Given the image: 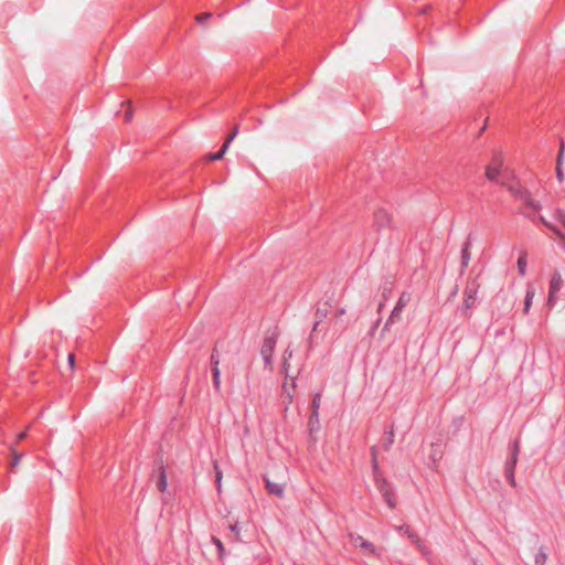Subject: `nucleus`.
<instances>
[{
  "label": "nucleus",
  "mask_w": 565,
  "mask_h": 565,
  "mask_svg": "<svg viewBox=\"0 0 565 565\" xmlns=\"http://www.w3.org/2000/svg\"><path fill=\"white\" fill-rule=\"evenodd\" d=\"M553 217L565 228V212L563 210H556L553 214Z\"/></svg>",
  "instance_id": "nucleus-21"
},
{
  "label": "nucleus",
  "mask_w": 565,
  "mask_h": 565,
  "mask_svg": "<svg viewBox=\"0 0 565 565\" xmlns=\"http://www.w3.org/2000/svg\"><path fill=\"white\" fill-rule=\"evenodd\" d=\"M212 542L215 544V546L217 547L218 550V556L220 558H223L224 557V554H225V548H224V545L223 543L221 542L220 539H217L216 536H213L212 537Z\"/></svg>",
  "instance_id": "nucleus-23"
},
{
  "label": "nucleus",
  "mask_w": 565,
  "mask_h": 565,
  "mask_svg": "<svg viewBox=\"0 0 565 565\" xmlns=\"http://www.w3.org/2000/svg\"><path fill=\"white\" fill-rule=\"evenodd\" d=\"M540 221L565 245V233L555 223L547 221L543 215L540 216Z\"/></svg>",
  "instance_id": "nucleus-9"
},
{
  "label": "nucleus",
  "mask_w": 565,
  "mask_h": 565,
  "mask_svg": "<svg viewBox=\"0 0 565 565\" xmlns=\"http://www.w3.org/2000/svg\"><path fill=\"white\" fill-rule=\"evenodd\" d=\"M167 487H168V478H167L164 469L161 467L159 469V479L157 481V488L160 492H164L167 490Z\"/></svg>",
  "instance_id": "nucleus-12"
},
{
  "label": "nucleus",
  "mask_w": 565,
  "mask_h": 565,
  "mask_svg": "<svg viewBox=\"0 0 565 565\" xmlns=\"http://www.w3.org/2000/svg\"><path fill=\"white\" fill-rule=\"evenodd\" d=\"M519 451H520V446H519V443L515 441L514 446H513V451H512L511 460H510V463H509L508 467L515 468V465L518 462Z\"/></svg>",
  "instance_id": "nucleus-17"
},
{
  "label": "nucleus",
  "mask_w": 565,
  "mask_h": 565,
  "mask_svg": "<svg viewBox=\"0 0 565 565\" xmlns=\"http://www.w3.org/2000/svg\"><path fill=\"white\" fill-rule=\"evenodd\" d=\"M534 295H535V291L532 287H527V290H526V296H525V301H524V312L526 313L531 306H532V300L534 298Z\"/></svg>",
  "instance_id": "nucleus-15"
},
{
  "label": "nucleus",
  "mask_w": 565,
  "mask_h": 565,
  "mask_svg": "<svg viewBox=\"0 0 565 565\" xmlns=\"http://www.w3.org/2000/svg\"><path fill=\"white\" fill-rule=\"evenodd\" d=\"M134 111L131 108H129L125 114V120L129 122L132 119Z\"/></svg>",
  "instance_id": "nucleus-32"
},
{
  "label": "nucleus",
  "mask_w": 565,
  "mask_h": 565,
  "mask_svg": "<svg viewBox=\"0 0 565 565\" xmlns=\"http://www.w3.org/2000/svg\"><path fill=\"white\" fill-rule=\"evenodd\" d=\"M26 437V431H22L17 436L18 441L23 440Z\"/></svg>",
  "instance_id": "nucleus-34"
},
{
  "label": "nucleus",
  "mask_w": 565,
  "mask_h": 565,
  "mask_svg": "<svg viewBox=\"0 0 565 565\" xmlns=\"http://www.w3.org/2000/svg\"><path fill=\"white\" fill-rule=\"evenodd\" d=\"M237 132H238V128L235 127L233 132L227 137V139L225 140L224 143H227V148L230 147V143L232 142V140L237 136Z\"/></svg>",
  "instance_id": "nucleus-30"
},
{
  "label": "nucleus",
  "mask_w": 565,
  "mask_h": 565,
  "mask_svg": "<svg viewBox=\"0 0 565 565\" xmlns=\"http://www.w3.org/2000/svg\"><path fill=\"white\" fill-rule=\"evenodd\" d=\"M509 191L515 199L523 201L532 211L537 212L542 209L541 203L534 200L531 193L521 185H511Z\"/></svg>",
  "instance_id": "nucleus-1"
},
{
  "label": "nucleus",
  "mask_w": 565,
  "mask_h": 565,
  "mask_svg": "<svg viewBox=\"0 0 565 565\" xmlns=\"http://www.w3.org/2000/svg\"><path fill=\"white\" fill-rule=\"evenodd\" d=\"M209 18H211V13L209 12H204V13H201L199 15H196L195 20L200 23L204 22L205 20H207Z\"/></svg>",
  "instance_id": "nucleus-29"
},
{
  "label": "nucleus",
  "mask_w": 565,
  "mask_h": 565,
  "mask_svg": "<svg viewBox=\"0 0 565 565\" xmlns=\"http://www.w3.org/2000/svg\"><path fill=\"white\" fill-rule=\"evenodd\" d=\"M230 529H231L232 532H235L236 535H238V531H237V525L236 524L231 525Z\"/></svg>",
  "instance_id": "nucleus-35"
},
{
  "label": "nucleus",
  "mask_w": 565,
  "mask_h": 565,
  "mask_svg": "<svg viewBox=\"0 0 565 565\" xmlns=\"http://www.w3.org/2000/svg\"><path fill=\"white\" fill-rule=\"evenodd\" d=\"M285 487H286V484L282 481H275V480L266 479L267 490L270 493L277 495L278 498H281L284 495Z\"/></svg>",
  "instance_id": "nucleus-6"
},
{
  "label": "nucleus",
  "mask_w": 565,
  "mask_h": 565,
  "mask_svg": "<svg viewBox=\"0 0 565 565\" xmlns=\"http://www.w3.org/2000/svg\"><path fill=\"white\" fill-rule=\"evenodd\" d=\"M211 362H212L213 383H214L215 388L218 390L220 385H221V371L218 367L220 361L214 353L211 356Z\"/></svg>",
  "instance_id": "nucleus-8"
},
{
  "label": "nucleus",
  "mask_w": 565,
  "mask_h": 565,
  "mask_svg": "<svg viewBox=\"0 0 565 565\" xmlns=\"http://www.w3.org/2000/svg\"><path fill=\"white\" fill-rule=\"evenodd\" d=\"M216 475L217 490L221 491L223 473L217 465L214 466Z\"/></svg>",
  "instance_id": "nucleus-26"
},
{
  "label": "nucleus",
  "mask_w": 565,
  "mask_h": 565,
  "mask_svg": "<svg viewBox=\"0 0 565 565\" xmlns=\"http://www.w3.org/2000/svg\"><path fill=\"white\" fill-rule=\"evenodd\" d=\"M376 221L382 225V226H386V225H390L391 224V221H392V216L390 214H387L386 212L384 211H379L376 213Z\"/></svg>",
  "instance_id": "nucleus-14"
},
{
  "label": "nucleus",
  "mask_w": 565,
  "mask_h": 565,
  "mask_svg": "<svg viewBox=\"0 0 565 565\" xmlns=\"http://www.w3.org/2000/svg\"><path fill=\"white\" fill-rule=\"evenodd\" d=\"M11 455H12V467H15L20 463L23 455L18 452L17 449L14 447H11Z\"/></svg>",
  "instance_id": "nucleus-20"
},
{
  "label": "nucleus",
  "mask_w": 565,
  "mask_h": 565,
  "mask_svg": "<svg viewBox=\"0 0 565 565\" xmlns=\"http://www.w3.org/2000/svg\"><path fill=\"white\" fill-rule=\"evenodd\" d=\"M409 301H411V294L403 292L401 295V297L398 298L397 303L395 305V307L401 308V309L404 310V308L408 305Z\"/></svg>",
  "instance_id": "nucleus-16"
},
{
  "label": "nucleus",
  "mask_w": 565,
  "mask_h": 565,
  "mask_svg": "<svg viewBox=\"0 0 565 565\" xmlns=\"http://www.w3.org/2000/svg\"><path fill=\"white\" fill-rule=\"evenodd\" d=\"M556 178L559 182H563L565 180L563 167H556Z\"/></svg>",
  "instance_id": "nucleus-28"
},
{
  "label": "nucleus",
  "mask_w": 565,
  "mask_h": 565,
  "mask_svg": "<svg viewBox=\"0 0 565 565\" xmlns=\"http://www.w3.org/2000/svg\"><path fill=\"white\" fill-rule=\"evenodd\" d=\"M402 312L403 309L394 307L388 319L386 320L385 329H387L391 324H394L395 322L399 321L402 318Z\"/></svg>",
  "instance_id": "nucleus-10"
},
{
  "label": "nucleus",
  "mask_w": 565,
  "mask_h": 565,
  "mask_svg": "<svg viewBox=\"0 0 565 565\" xmlns=\"http://www.w3.org/2000/svg\"><path fill=\"white\" fill-rule=\"evenodd\" d=\"M564 150H565L564 143L561 142L559 151H562V153H564Z\"/></svg>",
  "instance_id": "nucleus-37"
},
{
  "label": "nucleus",
  "mask_w": 565,
  "mask_h": 565,
  "mask_svg": "<svg viewBox=\"0 0 565 565\" xmlns=\"http://www.w3.org/2000/svg\"><path fill=\"white\" fill-rule=\"evenodd\" d=\"M463 305L466 308H471L475 305V295L473 294L467 295V297L465 298Z\"/></svg>",
  "instance_id": "nucleus-27"
},
{
  "label": "nucleus",
  "mask_w": 565,
  "mask_h": 565,
  "mask_svg": "<svg viewBox=\"0 0 565 565\" xmlns=\"http://www.w3.org/2000/svg\"><path fill=\"white\" fill-rule=\"evenodd\" d=\"M68 364H70L71 369L74 370V367H75V356H74V354H70L68 355Z\"/></svg>",
  "instance_id": "nucleus-33"
},
{
  "label": "nucleus",
  "mask_w": 565,
  "mask_h": 565,
  "mask_svg": "<svg viewBox=\"0 0 565 565\" xmlns=\"http://www.w3.org/2000/svg\"><path fill=\"white\" fill-rule=\"evenodd\" d=\"M563 286V277L558 270H555L551 277L550 281V294H548V303H552L555 295L561 290Z\"/></svg>",
  "instance_id": "nucleus-4"
},
{
  "label": "nucleus",
  "mask_w": 565,
  "mask_h": 565,
  "mask_svg": "<svg viewBox=\"0 0 565 565\" xmlns=\"http://www.w3.org/2000/svg\"><path fill=\"white\" fill-rule=\"evenodd\" d=\"M564 164V153L562 151H558L557 159H556V167H563Z\"/></svg>",
  "instance_id": "nucleus-31"
},
{
  "label": "nucleus",
  "mask_w": 565,
  "mask_h": 565,
  "mask_svg": "<svg viewBox=\"0 0 565 565\" xmlns=\"http://www.w3.org/2000/svg\"><path fill=\"white\" fill-rule=\"evenodd\" d=\"M507 478L509 480V483L512 486V487H515V478H514V468L512 467H507Z\"/></svg>",
  "instance_id": "nucleus-24"
},
{
  "label": "nucleus",
  "mask_w": 565,
  "mask_h": 565,
  "mask_svg": "<svg viewBox=\"0 0 565 565\" xmlns=\"http://www.w3.org/2000/svg\"><path fill=\"white\" fill-rule=\"evenodd\" d=\"M516 265H518L519 274L521 276H524L526 274V268H527V259H526V253L525 252H523L520 255Z\"/></svg>",
  "instance_id": "nucleus-13"
},
{
  "label": "nucleus",
  "mask_w": 565,
  "mask_h": 565,
  "mask_svg": "<svg viewBox=\"0 0 565 565\" xmlns=\"http://www.w3.org/2000/svg\"><path fill=\"white\" fill-rule=\"evenodd\" d=\"M399 530L404 531L407 537L418 547L420 552H425L426 547L417 533L411 530L409 526H401Z\"/></svg>",
  "instance_id": "nucleus-7"
},
{
  "label": "nucleus",
  "mask_w": 565,
  "mask_h": 565,
  "mask_svg": "<svg viewBox=\"0 0 565 565\" xmlns=\"http://www.w3.org/2000/svg\"><path fill=\"white\" fill-rule=\"evenodd\" d=\"M275 345H276V340L273 337L266 338L264 340L262 351H260L262 358L265 362V366L267 369H269L270 371L273 370V353L275 350Z\"/></svg>",
  "instance_id": "nucleus-3"
},
{
  "label": "nucleus",
  "mask_w": 565,
  "mask_h": 565,
  "mask_svg": "<svg viewBox=\"0 0 565 565\" xmlns=\"http://www.w3.org/2000/svg\"><path fill=\"white\" fill-rule=\"evenodd\" d=\"M461 259H462V266H468V264L470 262L469 244H466V246L462 248Z\"/></svg>",
  "instance_id": "nucleus-19"
},
{
  "label": "nucleus",
  "mask_w": 565,
  "mask_h": 565,
  "mask_svg": "<svg viewBox=\"0 0 565 565\" xmlns=\"http://www.w3.org/2000/svg\"><path fill=\"white\" fill-rule=\"evenodd\" d=\"M351 539H352V543L358 546V547H361L363 548L366 553L371 554V555H377V548L375 547V545L365 540L363 536L361 535H351Z\"/></svg>",
  "instance_id": "nucleus-5"
},
{
  "label": "nucleus",
  "mask_w": 565,
  "mask_h": 565,
  "mask_svg": "<svg viewBox=\"0 0 565 565\" xmlns=\"http://www.w3.org/2000/svg\"><path fill=\"white\" fill-rule=\"evenodd\" d=\"M227 149H228V148H227V143H224V145L222 146V148H221V150H220V151H216V153L210 154V156L207 157V159H209V160H220V159H222V158H223V156L226 153Z\"/></svg>",
  "instance_id": "nucleus-18"
},
{
  "label": "nucleus",
  "mask_w": 565,
  "mask_h": 565,
  "mask_svg": "<svg viewBox=\"0 0 565 565\" xmlns=\"http://www.w3.org/2000/svg\"><path fill=\"white\" fill-rule=\"evenodd\" d=\"M320 407V395L317 394L312 401V415L313 416H317L318 415V409Z\"/></svg>",
  "instance_id": "nucleus-25"
},
{
  "label": "nucleus",
  "mask_w": 565,
  "mask_h": 565,
  "mask_svg": "<svg viewBox=\"0 0 565 565\" xmlns=\"http://www.w3.org/2000/svg\"><path fill=\"white\" fill-rule=\"evenodd\" d=\"M548 558V552L545 547H540L535 554L534 565H545Z\"/></svg>",
  "instance_id": "nucleus-11"
},
{
  "label": "nucleus",
  "mask_w": 565,
  "mask_h": 565,
  "mask_svg": "<svg viewBox=\"0 0 565 565\" xmlns=\"http://www.w3.org/2000/svg\"><path fill=\"white\" fill-rule=\"evenodd\" d=\"M373 469L377 470V461L375 459V456H373Z\"/></svg>",
  "instance_id": "nucleus-36"
},
{
  "label": "nucleus",
  "mask_w": 565,
  "mask_h": 565,
  "mask_svg": "<svg viewBox=\"0 0 565 565\" xmlns=\"http://www.w3.org/2000/svg\"><path fill=\"white\" fill-rule=\"evenodd\" d=\"M294 388H295V380H291L290 388L287 386V384H284V386H282L284 394L287 395V397H288V403H291V401H292Z\"/></svg>",
  "instance_id": "nucleus-22"
},
{
  "label": "nucleus",
  "mask_w": 565,
  "mask_h": 565,
  "mask_svg": "<svg viewBox=\"0 0 565 565\" xmlns=\"http://www.w3.org/2000/svg\"><path fill=\"white\" fill-rule=\"evenodd\" d=\"M504 159L501 153H494L491 158V161L486 168V177L490 181H495L500 174L501 168L503 166Z\"/></svg>",
  "instance_id": "nucleus-2"
}]
</instances>
